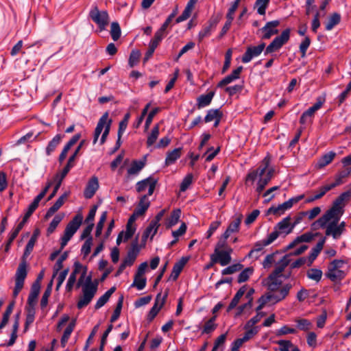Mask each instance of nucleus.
Here are the masks:
<instances>
[{
  "mask_svg": "<svg viewBox=\"0 0 351 351\" xmlns=\"http://www.w3.org/2000/svg\"><path fill=\"white\" fill-rule=\"evenodd\" d=\"M40 234V231L38 229H36L33 234L32 235L30 239L27 242L25 251L23 256V261L19 263L18 268L16 271L15 276H14V280H15V285L13 290V297L16 298L21 291L23 289L25 280L27 278V263L25 261V258L27 257L31 252H32L34 249V246L35 245V243L37 240V238Z\"/></svg>",
  "mask_w": 351,
  "mask_h": 351,
  "instance_id": "nucleus-1",
  "label": "nucleus"
},
{
  "mask_svg": "<svg viewBox=\"0 0 351 351\" xmlns=\"http://www.w3.org/2000/svg\"><path fill=\"white\" fill-rule=\"evenodd\" d=\"M86 267H85L83 272L82 273L77 283V287H82L83 296L79 300L77 303V307L81 309L86 306L95 296L99 284L98 280L92 281V276L89 275L86 277Z\"/></svg>",
  "mask_w": 351,
  "mask_h": 351,
  "instance_id": "nucleus-2",
  "label": "nucleus"
},
{
  "mask_svg": "<svg viewBox=\"0 0 351 351\" xmlns=\"http://www.w3.org/2000/svg\"><path fill=\"white\" fill-rule=\"evenodd\" d=\"M292 288V285L287 283L285 284L280 289L278 293H268L265 295H262L258 300V306L256 308V311H259L263 309L264 306L269 301L273 300L274 303L279 302L284 300L289 294L290 289Z\"/></svg>",
  "mask_w": 351,
  "mask_h": 351,
  "instance_id": "nucleus-3",
  "label": "nucleus"
},
{
  "mask_svg": "<svg viewBox=\"0 0 351 351\" xmlns=\"http://www.w3.org/2000/svg\"><path fill=\"white\" fill-rule=\"evenodd\" d=\"M89 17L95 23L101 31L106 29L109 23V15L106 11H100L97 5H93L89 12Z\"/></svg>",
  "mask_w": 351,
  "mask_h": 351,
  "instance_id": "nucleus-4",
  "label": "nucleus"
},
{
  "mask_svg": "<svg viewBox=\"0 0 351 351\" xmlns=\"http://www.w3.org/2000/svg\"><path fill=\"white\" fill-rule=\"evenodd\" d=\"M291 29H285L282 32L280 36H276L272 42L266 47L265 55L278 51L284 45H285L290 38Z\"/></svg>",
  "mask_w": 351,
  "mask_h": 351,
  "instance_id": "nucleus-5",
  "label": "nucleus"
},
{
  "mask_svg": "<svg viewBox=\"0 0 351 351\" xmlns=\"http://www.w3.org/2000/svg\"><path fill=\"white\" fill-rule=\"evenodd\" d=\"M343 215V211L337 210L332 206L329 208L320 218L313 223V226L316 225L324 228L330 221H337L339 222L340 217Z\"/></svg>",
  "mask_w": 351,
  "mask_h": 351,
  "instance_id": "nucleus-6",
  "label": "nucleus"
},
{
  "mask_svg": "<svg viewBox=\"0 0 351 351\" xmlns=\"http://www.w3.org/2000/svg\"><path fill=\"white\" fill-rule=\"evenodd\" d=\"M265 48V43H261L257 46H249L242 56L241 60L243 63L250 62L253 58L261 54Z\"/></svg>",
  "mask_w": 351,
  "mask_h": 351,
  "instance_id": "nucleus-7",
  "label": "nucleus"
},
{
  "mask_svg": "<svg viewBox=\"0 0 351 351\" xmlns=\"http://www.w3.org/2000/svg\"><path fill=\"white\" fill-rule=\"evenodd\" d=\"M82 220V215L81 214H77L66 225L63 235L71 239L80 227Z\"/></svg>",
  "mask_w": 351,
  "mask_h": 351,
  "instance_id": "nucleus-8",
  "label": "nucleus"
},
{
  "mask_svg": "<svg viewBox=\"0 0 351 351\" xmlns=\"http://www.w3.org/2000/svg\"><path fill=\"white\" fill-rule=\"evenodd\" d=\"M141 247L138 245V238L136 237L132 243L131 247L128 250L126 256L123 260V262L128 266H132L138 254H139Z\"/></svg>",
  "mask_w": 351,
  "mask_h": 351,
  "instance_id": "nucleus-9",
  "label": "nucleus"
},
{
  "mask_svg": "<svg viewBox=\"0 0 351 351\" xmlns=\"http://www.w3.org/2000/svg\"><path fill=\"white\" fill-rule=\"evenodd\" d=\"M280 25V21L274 20L266 23L264 27L260 30L263 33L262 39L267 40L269 39L272 36L278 34L279 30L277 27Z\"/></svg>",
  "mask_w": 351,
  "mask_h": 351,
  "instance_id": "nucleus-10",
  "label": "nucleus"
},
{
  "mask_svg": "<svg viewBox=\"0 0 351 351\" xmlns=\"http://www.w3.org/2000/svg\"><path fill=\"white\" fill-rule=\"evenodd\" d=\"M210 259L213 263H219L221 266L228 265L231 261L229 252L215 250V254L211 255Z\"/></svg>",
  "mask_w": 351,
  "mask_h": 351,
  "instance_id": "nucleus-11",
  "label": "nucleus"
},
{
  "mask_svg": "<svg viewBox=\"0 0 351 351\" xmlns=\"http://www.w3.org/2000/svg\"><path fill=\"white\" fill-rule=\"evenodd\" d=\"M290 259L289 255H285L279 261L274 270L269 275L268 279H275L281 276L282 272L289 265Z\"/></svg>",
  "mask_w": 351,
  "mask_h": 351,
  "instance_id": "nucleus-12",
  "label": "nucleus"
},
{
  "mask_svg": "<svg viewBox=\"0 0 351 351\" xmlns=\"http://www.w3.org/2000/svg\"><path fill=\"white\" fill-rule=\"evenodd\" d=\"M291 217L287 216L279 221L274 228L276 229L280 234H284L285 236L291 233L293 230V226L291 225Z\"/></svg>",
  "mask_w": 351,
  "mask_h": 351,
  "instance_id": "nucleus-13",
  "label": "nucleus"
},
{
  "mask_svg": "<svg viewBox=\"0 0 351 351\" xmlns=\"http://www.w3.org/2000/svg\"><path fill=\"white\" fill-rule=\"evenodd\" d=\"M108 116H109L108 112H106L99 119V121L97 124V126H96V128L95 129V132H94L93 141L94 145L97 142L98 138H99L102 130L106 128V126L107 123H108V121L110 119H108Z\"/></svg>",
  "mask_w": 351,
  "mask_h": 351,
  "instance_id": "nucleus-14",
  "label": "nucleus"
},
{
  "mask_svg": "<svg viewBox=\"0 0 351 351\" xmlns=\"http://www.w3.org/2000/svg\"><path fill=\"white\" fill-rule=\"evenodd\" d=\"M108 116H109L108 112H106L99 119V121L97 124V126H96V128L95 129V132H94L93 141L94 145L97 142L98 138H99L102 130L106 128V126L107 123H108V121L110 119H108Z\"/></svg>",
  "mask_w": 351,
  "mask_h": 351,
  "instance_id": "nucleus-15",
  "label": "nucleus"
},
{
  "mask_svg": "<svg viewBox=\"0 0 351 351\" xmlns=\"http://www.w3.org/2000/svg\"><path fill=\"white\" fill-rule=\"evenodd\" d=\"M108 116H109L108 112H106L99 119V121L97 124V126H96V128L95 129V132H94L93 141L94 145L97 142L98 138H99L102 130L106 128V126L107 123H108V121L110 119H108Z\"/></svg>",
  "mask_w": 351,
  "mask_h": 351,
  "instance_id": "nucleus-16",
  "label": "nucleus"
},
{
  "mask_svg": "<svg viewBox=\"0 0 351 351\" xmlns=\"http://www.w3.org/2000/svg\"><path fill=\"white\" fill-rule=\"evenodd\" d=\"M263 161L265 162L264 167H259L256 169L252 170L247 173L245 178V184H247L248 182L253 184L257 177H261L263 176L269 165V162L266 161V158H265Z\"/></svg>",
  "mask_w": 351,
  "mask_h": 351,
  "instance_id": "nucleus-17",
  "label": "nucleus"
},
{
  "mask_svg": "<svg viewBox=\"0 0 351 351\" xmlns=\"http://www.w3.org/2000/svg\"><path fill=\"white\" fill-rule=\"evenodd\" d=\"M99 188V182L97 177H93L87 183L84 191V195L86 199L92 198Z\"/></svg>",
  "mask_w": 351,
  "mask_h": 351,
  "instance_id": "nucleus-18",
  "label": "nucleus"
},
{
  "mask_svg": "<svg viewBox=\"0 0 351 351\" xmlns=\"http://www.w3.org/2000/svg\"><path fill=\"white\" fill-rule=\"evenodd\" d=\"M337 221H331L325 226L326 236H331L334 239H339L341 237L343 232L337 226Z\"/></svg>",
  "mask_w": 351,
  "mask_h": 351,
  "instance_id": "nucleus-19",
  "label": "nucleus"
},
{
  "mask_svg": "<svg viewBox=\"0 0 351 351\" xmlns=\"http://www.w3.org/2000/svg\"><path fill=\"white\" fill-rule=\"evenodd\" d=\"M189 260V257L183 256L179 261L176 262L173 267L172 271L169 279L176 281Z\"/></svg>",
  "mask_w": 351,
  "mask_h": 351,
  "instance_id": "nucleus-20",
  "label": "nucleus"
},
{
  "mask_svg": "<svg viewBox=\"0 0 351 351\" xmlns=\"http://www.w3.org/2000/svg\"><path fill=\"white\" fill-rule=\"evenodd\" d=\"M243 66H240L237 67L236 69L233 70L232 72L225 77L223 80H221L218 84L217 87L221 88L225 86L226 85L230 84L233 81L239 79L241 73L243 71Z\"/></svg>",
  "mask_w": 351,
  "mask_h": 351,
  "instance_id": "nucleus-21",
  "label": "nucleus"
},
{
  "mask_svg": "<svg viewBox=\"0 0 351 351\" xmlns=\"http://www.w3.org/2000/svg\"><path fill=\"white\" fill-rule=\"evenodd\" d=\"M70 169L66 167H64L61 173H57L55 176V180L56 184L53 188L52 193L49 195L47 200H51L57 193L60 186H61L62 182L67 173L69 172Z\"/></svg>",
  "mask_w": 351,
  "mask_h": 351,
  "instance_id": "nucleus-22",
  "label": "nucleus"
},
{
  "mask_svg": "<svg viewBox=\"0 0 351 351\" xmlns=\"http://www.w3.org/2000/svg\"><path fill=\"white\" fill-rule=\"evenodd\" d=\"M69 193L65 192L56 201L53 206H51L47 211L45 215L46 218L51 217L57 210L61 208V206L64 204V200L69 196Z\"/></svg>",
  "mask_w": 351,
  "mask_h": 351,
  "instance_id": "nucleus-23",
  "label": "nucleus"
},
{
  "mask_svg": "<svg viewBox=\"0 0 351 351\" xmlns=\"http://www.w3.org/2000/svg\"><path fill=\"white\" fill-rule=\"evenodd\" d=\"M351 197V190L342 193L333 202L332 207L337 210L343 212L344 202L349 200Z\"/></svg>",
  "mask_w": 351,
  "mask_h": 351,
  "instance_id": "nucleus-24",
  "label": "nucleus"
},
{
  "mask_svg": "<svg viewBox=\"0 0 351 351\" xmlns=\"http://www.w3.org/2000/svg\"><path fill=\"white\" fill-rule=\"evenodd\" d=\"M215 91H210L206 95H201L197 99V107L198 109L210 105L215 95Z\"/></svg>",
  "mask_w": 351,
  "mask_h": 351,
  "instance_id": "nucleus-25",
  "label": "nucleus"
},
{
  "mask_svg": "<svg viewBox=\"0 0 351 351\" xmlns=\"http://www.w3.org/2000/svg\"><path fill=\"white\" fill-rule=\"evenodd\" d=\"M325 243V239H322L317 242L316 245L311 249V251L308 257V265L310 266L313 261L316 259L320 252L322 250Z\"/></svg>",
  "mask_w": 351,
  "mask_h": 351,
  "instance_id": "nucleus-26",
  "label": "nucleus"
},
{
  "mask_svg": "<svg viewBox=\"0 0 351 351\" xmlns=\"http://www.w3.org/2000/svg\"><path fill=\"white\" fill-rule=\"evenodd\" d=\"M274 172V170L273 169H270L267 172L265 177H264V178H263L262 176L259 177V179H258V181L257 183V188H256V191L258 193H261L264 190L265 187L267 185V184L271 180V179L273 176Z\"/></svg>",
  "mask_w": 351,
  "mask_h": 351,
  "instance_id": "nucleus-27",
  "label": "nucleus"
},
{
  "mask_svg": "<svg viewBox=\"0 0 351 351\" xmlns=\"http://www.w3.org/2000/svg\"><path fill=\"white\" fill-rule=\"evenodd\" d=\"M64 137L63 134H56L48 143L46 147V154L50 156L60 143L62 139Z\"/></svg>",
  "mask_w": 351,
  "mask_h": 351,
  "instance_id": "nucleus-28",
  "label": "nucleus"
},
{
  "mask_svg": "<svg viewBox=\"0 0 351 351\" xmlns=\"http://www.w3.org/2000/svg\"><path fill=\"white\" fill-rule=\"evenodd\" d=\"M336 156V153L331 151L322 156L317 162V167L322 169L329 165Z\"/></svg>",
  "mask_w": 351,
  "mask_h": 351,
  "instance_id": "nucleus-29",
  "label": "nucleus"
},
{
  "mask_svg": "<svg viewBox=\"0 0 351 351\" xmlns=\"http://www.w3.org/2000/svg\"><path fill=\"white\" fill-rule=\"evenodd\" d=\"M291 202H287V201L284 203L279 204L278 206H271L267 210V214H273L276 215H282L287 210L290 209L291 207L290 206Z\"/></svg>",
  "mask_w": 351,
  "mask_h": 351,
  "instance_id": "nucleus-30",
  "label": "nucleus"
},
{
  "mask_svg": "<svg viewBox=\"0 0 351 351\" xmlns=\"http://www.w3.org/2000/svg\"><path fill=\"white\" fill-rule=\"evenodd\" d=\"M326 276L331 281L336 282L343 280L346 276V273L341 269H328Z\"/></svg>",
  "mask_w": 351,
  "mask_h": 351,
  "instance_id": "nucleus-31",
  "label": "nucleus"
},
{
  "mask_svg": "<svg viewBox=\"0 0 351 351\" xmlns=\"http://www.w3.org/2000/svg\"><path fill=\"white\" fill-rule=\"evenodd\" d=\"M149 206V202L147 200V196L143 195L140 199L137 207L134 209L136 215H143L146 210L148 209Z\"/></svg>",
  "mask_w": 351,
  "mask_h": 351,
  "instance_id": "nucleus-32",
  "label": "nucleus"
},
{
  "mask_svg": "<svg viewBox=\"0 0 351 351\" xmlns=\"http://www.w3.org/2000/svg\"><path fill=\"white\" fill-rule=\"evenodd\" d=\"M182 149V147H178L174 149L171 152H168L165 158L166 165H170L173 164L181 156Z\"/></svg>",
  "mask_w": 351,
  "mask_h": 351,
  "instance_id": "nucleus-33",
  "label": "nucleus"
},
{
  "mask_svg": "<svg viewBox=\"0 0 351 351\" xmlns=\"http://www.w3.org/2000/svg\"><path fill=\"white\" fill-rule=\"evenodd\" d=\"M86 143H87L86 140L84 139L80 141V143H79L78 146L76 147L73 154L69 157V158L66 162V165H65V167H66L71 170V169L74 167L75 160L76 157L79 154L80 149L82 148V147L84 145H86Z\"/></svg>",
  "mask_w": 351,
  "mask_h": 351,
  "instance_id": "nucleus-34",
  "label": "nucleus"
},
{
  "mask_svg": "<svg viewBox=\"0 0 351 351\" xmlns=\"http://www.w3.org/2000/svg\"><path fill=\"white\" fill-rule=\"evenodd\" d=\"M246 290V287L243 286L241 287L238 291L236 293L233 298L232 299L230 303L229 304L228 308H227V312L230 311L233 308H234L238 303L239 302L240 299L241 297L244 295Z\"/></svg>",
  "mask_w": 351,
  "mask_h": 351,
  "instance_id": "nucleus-35",
  "label": "nucleus"
},
{
  "mask_svg": "<svg viewBox=\"0 0 351 351\" xmlns=\"http://www.w3.org/2000/svg\"><path fill=\"white\" fill-rule=\"evenodd\" d=\"M217 316L214 315L211 318H210L207 322H206L202 330V335H210L211 334L217 327V324H215Z\"/></svg>",
  "mask_w": 351,
  "mask_h": 351,
  "instance_id": "nucleus-36",
  "label": "nucleus"
},
{
  "mask_svg": "<svg viewBox=\"0 0 351 351\" xmlns=\"http://www.w3.org/2000/svg\"><path fill=\"white\" fill-rule=\"evenodd\" d=\"M145 162L144 160H133L130 167L128 169V175H136L145 167Z\"/></svg>",
  "mask_w": 351,
  "mask_h": 351,
  "instance_id": "nucleus-37",
  "label": "nucleus"
},
{
  "mask_svg": "<svg viewBox=\"0 0 351 351\" xmlns=\"http://www.w3.org/2000/svg\"><path fill=\"white\" fill-rule=\"evenodd\" d=\"M269 245L266 244L265 240L263 239L258 241L254 243V248L250 251L248 254L246 256L247 258H253L254 257L256 259L258 258V255H255L256 253L261 252L265 247Z\"/></svg>",
  "mask_w": 351,
  "mask_h": 351,
  "instance_id": "nucleus-38",
  "label": "nucleus"
},
{
  "mask_svg": "<svg viewBox=\"0 0 351 351\" xmlns=\"http://www.w3.org/2000/svg\"><path fill=\"white\" fill-rule=\"evenodd\" d=\"M158 228L159 226L151 221L143 233L142 241L145 243L149 235L152 238L156 234Z\"/></svg>",
  "mask_w": 351,
  "mask_h": 351,
  "instance_id": "nucleus-39",
  "label": "nucleus"
},
{
  "mask_svg": "<svg viewBox=\"0 0 351 351\" xmlns=\"http://www.w3.org/2000/svg\"><path fill=\"white\" fill-rule=\"evenodd\" d=\"M181 210L180 209L173 210L170 217L167 219L166 222V228L169 229L175 226L179 221L180 217Z\"/></svg>",
  "mask_w": 351,
  "mask_h": 351,
  "instance_id": "nucleus-40",
  "label": "nucleus"
},
{
  "mask_svg": "<svg viewBox=\"0 0 351 351\" xmlns=\"http://www.w3.org/2000/svg\"><path fill=\"white\" fill-rule=\"evenodd\" d=\"M166 34V31L160 27L155 33L154 38L150 40L149 45L156 49Z\"/></svg>",
  "mask_w": 351,
  "mask_h": 351,
  "instance_id": "nucleus-41",
  "label": "nucleus"
},
{
  "mask_svg": "<svg viewBox=\"0 0 351 351\" xmlns=\"http://www.w3.org/2000/svg\"><path fill=\"white\" fill-rule=\"evenodd\" d=\"M63 218H64L63 213L58 214L53 217V219L49 223V227L47 228V236H49L56 230V228L58 227L59 223L61 222V221L63 219Z\"/></svg>",
  "mask_w": 351,
  "mask_h": 351,
  "instance_id": "nucleus-42",
  "label": "nucleus"
},
{
  "mask_svg": "<svg viewBox=\"0 0 351 351\" xmlns=\"http://www.w3.org/2000/svg\"><path fill=\"white\" fill-rule=\"evenodd\" d=\"M69 252L65 251L62 254L60 257L57 260L56 263L53 266V273L52 278H55L56 275L58 274L59 271L61 270L63 267V262L68 258Z\"/></svg>",
  "mask_w": 351,
  "mask_h": 351,
  "instance_id": "nucleus-43",
  "label": "nucleus"
},
{
  "mask_svg": "<svg viewBox=\"0 0 351 351\" xmlns=\"http://www.w3.org/2000/svg\"><path fill=\"white\" fill-rule=\"evenodd\" d=\"M245 332L241 338L245 342H247L250 339H252L256 335H257L261 329L260 326H251L250 328H245L244 326Z\"/></svg>",
  "mask_w": 351,
  "mask_h": 351,
  "instance_id": "nucleus-44",
  "label": "nucleus"
},
{
  "mask_svg": "<svg viewBox=\"0 0 351 351\" xmlns=\"http://www.w3.org/2000/svg\"><path fill=\"white\" fill-rule=\"evenodd\" d=\"M223 112L220 109H210L208 110L206 115L204 117V121L209 123L216 119L217 118H222Z\"/></svg>",
  "mask_w": 351,
  "mask_h": 351,
  "instance_id": "nucleus-45",
  "label": "nucleus"
},
{
  "mask_svg": "<svg viewBox=\"0 0 351 351\" xmlns=\"http://www.w3.org/2000/svg\"><path fill=\"white\" fill-rule=\"evenodd\" d=\"M341 21V15L339 13L335 12L330 15L326 24V29L328 31L331 30L335 25H338Z\"/></svg>",
  "mask_w": 351,
  "mask_h": 351,
  "instance_id": "nucleus-46",
  "label": "nucleus"
},
{
  "mask_svg": "<svg viewBox=\"0 0 351 351\" xmlns=\"http://www.w3.org/2000/svg\"><path fill=\"white\" fill-rule=\"evenodd\" d=\"M52 286H53V279L47 285V287L43 295V297H42V299L40 301L41 308H45L48 304V299L51 293Z\"/></svg>",
  "mask_w": 351,
  "mask_h": 351,
  "instance_id": "nucleus-47",
  "label": "nucleus"
},
{
  "mask_svg": "<svg viewBox=\"0 0 351 351\" xmlns=\"http://www.w3.org/2000/svg\"><path fill=\"white\" fill-rule=\"evenodd\" d=\"M110 36L114 41L119 39L121 35V30L118 22H112L110 27Z\"/></svg>",
  "mask_w": 351,
  "mask_h": 351,
  "instance_id": "nucleus-48",
  "label": "nucleus"
},
{
  "mask_svg": "<svg viewBox=\"0 0 351 351\" xmlns=\"http://www.w3.org/2000/svg\"><path fill=\"white\" fill-rule=\"evenodd\" d=\"M123 296L121 295L117 303V306L115 309L114 310V312L110 317V322L113 323L115 321L118 319L121 315V309L123 307Z\"/></svg>",
  "mask_w": 351,
  "mask_h": 351,
  "instance_id": "nucleus-49",
  "label": "nucleus"
},
{
  "mask_svg": "<svg viewBox=\"0 0 351 351\" xmlns=\"http://www.w3.org/2000/svg\"><path fill=\"white\" fill-rule=\"evenodd\" d=\"M159 135V125L156 124L154 126V128L152 130L151 133L147 137V147H150L154 145V143L156 142V139L158 138Z\"/></svg>",
  "mask_w": 351,
  "mask_h": 351,
  "instance_id": "nucleus-50",
  "label": "nucleus"
},
{
  "mask_svg": "<svg viewBox=\"0 0 351 351\" xmlns=\"http://www.w3.org/2000/svg\"><path fill=\"white\" fill-rule=\"evenodd\" d=\"M141 52L139 50H132L128 60V64L130 67L132 68L136 66L139 62Z\"/></svg>",
  "mask_w": 351,
  "mask_h": 351,
  "instance_id": "nucleus-51",
  "label": "nucleus"
},
{
  "mask_svg": "<svg viewBox=\"0 0 351 351\" xmlns=\"http://www.w3.org/2000/svg\"><path fill=\"white\" fill-rule=\"evenodd\" d=\"M328 191H329V190L326 185L320 187L319 189V192L317 194L313 196L308 197L305 199V203H311L317 199L322 198Z\"/></svg>",
  "mask_w": 351,
  "mask_h": 351,
  "instance_id": "nucleus-52",
  "label": "nucleus"
},
{
  "mask_svg": "<svg viewBox=\"0 0 351 351\" xmlns=\"http://www.w3.org/2000/svg\"><path fill=\"white\" fill-rule=\"evenodd\" d=\"M164 300V299L162 300ZM164 306V301L160 302L159 306H156V305H154L150 311H149L147 316V320L148 322H151L154 320V319L156 317L160 309Z\"/></svg>",
  "mask_w": 351,
  "mask_h": 351,
  "instance_id": "nucleus-53",
  "label": "nucleus"
},
{
  "mask_svg": "<svg viewBox=\"0 0 351 351\" xmlns=\"http://www.w3.org/2000/svg\"><path fill=\"white\" fill-rule=\"evenodd\" d=\"M306 276L308 278L319 282L322 276V271L321 269L312 268L307 271Z\"/></svg>",
  "mask_w": 351,
  "mask_h": 351,
  "instance_id": "nucleus-54",
  "label": "nucleus"
},
{
  "mask_svg": "<svg viewBox=\"0 0 351 351\" xmlns=\"http://www.w3.org/2000/svg\"><path fill=\"white\" fill-rule=\"evenodd\" d=\"M254 269L252 267H247L244 269L238 276V282L242 283L246 282L250 276L253 274Z\"/></svg>",
  "mask_w": 351,
  "mask_h": 351,
  "instance_id": "nucleus-55",
  "label": "nucleus"
},
{
  "mask_svg": "<svg viewBox=\"0 0 351 351\" xmlns=\"http://www.w3.org/2000/svg\"><path fill=\"white\" fill-rule=\"evenodd\" d=\"M147 280L143 276L134 275V282L131 287H135L138 290L143 289L146 286Z\"/></svg>",
  "mask_w": 351,
  "mask_h": 351,
  "instance_id": "nucleus-56",
  "label": "nucleus"
},
{
  "mask_svg": "<svg viewBox=\"0 0 351 351\" xmlns=\"http://www.w3.org/2000/svg\"><path fill=\"white\" fill-rule=\"evenodd\" d=\"M243 265L241 263L233 264V265L228 266L226 268L223 269L221 271V274L222 275L232 274H234L237 271L241 270L243 269Z\"/></svg>",
  "mask_w": 351,
  "mask_h": 351,
  "instance_id": "nucleus-57",
  "label": "nucleus"
},
{
  "mask_svg": "<svg viewBox=\"0 0 351 351\" xmlns=\"http://www.w3.org/2000/svg\"><path fill=\"white\" fill-rule=\"evenodd\" d=\"M269 0H256L254 4V7H258L257 12L260 15H264L265 14L266 9L269 5Z\"/></svg>",
  "mask_w": 351,
  "mask_h": 351,
  "instance_id": "nucleus-58",
  "label": "nucleus"
},
{
  "mask_svg": "<svg viewBox=\"0 0 351 351\" xmlns=\"http://www.w3.org/2000/svg\"><path fill=\"white\" fill-rule=\"evenodd\" d=\"M193 182V174L189 173L187 174L184 179L182 180L180 186V191L181 192L186 191L189 186L192 184Z\"/></svg>",
  "mask_w": 351,
  "mask_h": 351,
  "instance_id": "nucleus-59",
  "label": "nucleus"
},
{
  "mask_svg": "<svg viewBox=\"0 0 351 351\" xmlns=\"http://www.w3.org/2000/svg\"><path fill=\"white\" fill-rule=\"evenodd\" d=\"M242 219V215H241L234 220H233L228 226L227 229L231 233L237 232L239 231V227Z\"/></svg>",
  "mask_w": 351,
  "mask_h": 351,
  "instance_id": "nucleus-60",
  "label": "nucleus"
},
{
  "mask_svg": "<svg viewBox=\"0 0 351 351\" xmlns=\"http://www.w3.org/2000/svg\"><path fill=\"white\" fill-rule=\"evenodd\" d=\"M160 108L156 107L153 108L148 114L145 123V130H147L149 128L154 116L160 111Z\"/></svg>",
  "mask_w": 351,
  "mask_h": 351,
  "instance_id": "nucleus-61",
  "label": "nucleus"
},
{
  "mask_svg": "<svg viewBox=\"0 0 351 351\" xmlns=\"http://www.w3.org/2000/svg\"><path fill=\"white\" fill-rule=\"evenodd\" d=\"M154 178L149 176L141 181H139L136 183V191L140 193L145 190V189L149 186L151 183V180H154Z\"/></svg>",
  "mask_w": 351,
  "mask_h": 351,
  "instance_id": "nucleus-62",
  "label": "nucleus"
},
{
  "mask_svg": "<svg viewBox=\"0 0 351 351\" xmlns=\"http://www.w3.org/2000/svg\"><path fill=\"white\" fill-rule=\"evenodd\" d=\"M297 327L300 330H308L311 326V323L306 319H298L295 320Z\"/></svg>",
  "mask_w": 351,
  "mask_h": 351,
  "instance_id": "nucleus-63",
  "label": "nucleus"
},
{
  "mask_svg": "<svg viewBox=\"0 0 351 351\" xmlns=\"http://www.w3.org/2000/svg\"><path fill=\"white\" fill-rule=\"evenodd\" d=\"M279 346L280 351H289L290 348H293L294 346L289 340H279L276 342Z\"/></svg>",
  "mask_w": 351,
  "mask_h": 351,
  "instance_id": "nucleus-64",
  "label": "nucleus"
}]
</instances>
